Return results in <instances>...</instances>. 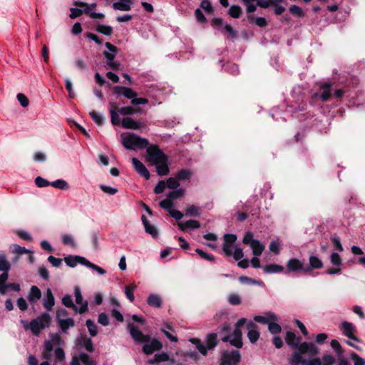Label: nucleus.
I'll return each mask as SVG.
<instances>
[{"mask_svg": "<svg viewBox=\"0 0 365 365\" xmlns=\"http://www.w3.org/2000/svg\"><path fill=\"white\" fill-rule=\"evenodd\" d=\"M136 112V110L131 106H124L120 108L119 113L122 115H133Z\"/></svg>", "mask_w": 365, "mask_h": 365, "instance_id": "nucleus-60", "label": "nucleus"}, {"mask_svg": "<svg viewBox=\"0 0 365 365\" xmlns=\"http://www.w3.org/2000/svg\"><path fill=\"white\" fill-rule=\"evenodd\" d=\"M73 4L76 6V8L81 9L84 14H90L88 4L87 3L80 1H73Z\"/></svg>", "mask_w": 365, "mask_h": 365, "instance_id": "nucleus-50", "label": "nucleus"}, {"mask_svg": "<svg viewBox=\"0 0 365 365\" xmlns=\"http://www.w3.org/2000/svg\"><path fill=\"white\" fill-rule=\"evenodd\" d=\"M123 128L125 129H132V130H138L140 129L143 123L140 121H136L133 120L132 118L125 117L123 118L121 122Z\"/></svg>", "mask_w": 365, "mask_h": 365, "instance_id": "nucleus-21", "label": "nucleus"}, {"mask_svg": "<svg viewBox=\"0 0 365 365\" xmlns=\"http://www.w3.org/2000/svg\"><path fill=\"white\" fill-rule=\"evenodd\" d=\"M62 242L66 245L75 246L74 239L71 235H63L61 237Z\"/></svg>", "mask_w": 365, "mask_h": 365, "instance_id": "nucleus-62", "label": "nucleus"}, {"mask_svg": "<svg viewBox=\"0 0 365 365\" xmlns=\"http://www.w3.org/2000/svg\"><path fill=\"white\" fill-rule=\"evenodd\" d=\"M86 324L90 335L91 336H96L98 334V327L96 324L91 319H87Z\"/></svg>", "mask_w": 365, "mask_h": 365, "instance_id": "nucleus-41", "label": "nucleus"}, {"mask_svg": "<svg viewBox=\"0 0 365 365\" xmlns=\"http://www.w3.org/2000/svg\"><path fill=\"white\" fill-rule=\"evenodd\" d=\"M90 115L92 118V120L98 125H101L103 123V116L96 112V111H92L90 113Z\"/></svg>", "mask_w": 365, "mask_h": 365, "instance_id": "nucleus-52", "label": "nucleus"}, {"mask_svg": "<svg viewBox=\"0 0 365 365\" xmlns=\"http://www.w3.org/2000/svg\"><path fill=\"white\" fill-rule=\"evenodd\" d=\"M247 328L248 330L247 337L250 341L252 344L255 343L259 337V333L257 330V325L253 322L250 321L247 324Z\"/></svg>", "mask_w": 365, "mask_h": 365, "instance_id": "nucleus-16", "label": "nucleus"}, {"mask_svg": "<svg viewBox=\"0 0 365 365\" xmlns=\"http://www.w3.org/2000/svg\"><path fill=\"white\" fill-rule=\"evenodd\" d=\"M79 359L84 365H95L93 360L86 353H81Z\"/></svg>", "mask_w": 365, "mask_h": 365, "instance_id": "nucleus-48", "label": "nucleus"}, {"mask_svg": "<svg viewBox=\"0 0 365 365\" xmlns=\"http://www.w3.org/2000/svg\"><path fill=\"white\" fill-rule=\"evenodd\" d=\"M135 289V285H134V284L128 285V286L125 287V296L131 302H134V299H135V297L133 294V291Z\"/></svg>", "mask_w": 365, "mask_h": 365, "instance_id": "nucleus-46", "label": "nucleus"}, {"mask_svg": "<svg viewBox=\"0 0 365 365\" xmlns=\"http://www.w3.org/2000/svg\"><path fill=\"white\" fill-rule=\"evenodd\" d=\"M141 220H142V222L144 225V227H145V232L150 235L153 238H156L158 237V229L156 228V227L153 225H152L149 221L147 219V217L143 215L141 216Z\"/></svg>", "mask_w": 365, "mask_h": 365, "instance_id": "nucleus-20", "label": "nucleus"}, {"mask_svg": "<svg viewBox=\"0 0 365 365\" xmlns=\"http://www.w3.org/2000/svg\"><path fill=\"white\" fill-rule=\"evenodd\" d=\"M253 233L247 232L243 237V243L249 245L252 250V253L255 256H259L264 250V246L257 240L254 239Z\"/></svg>", "mask_w": 365, "mask_h": 365, "instance_id": "nucleus-8", "label": "nucleus"}, {"mask_svg": "<svg viewBox=\"0 0 365 365\" xmlns=\"http://www.w3.org/2000/svg\"><path fill=\"white\" fill-rule=\"evenodd\" d=\"M105 46L108 51H104L103 54L106 58L108 67L113 70L118 71L120 68V63L118 61H114L118 53L117 47L109 42H106Z\"/></svg>", "mask_w": 365, "mask_h": 365, "instance_id": "nucleus-6", "label": "nucleus"}, {"mask_svg": "<svg viewBox=\"0 0 365 365\" xmlns=\"http://www.w3.org/2000/svg\"><path fill=\"white\" fill-rule=\"evenodd\" d=\"M263 271L267 274L280 273L284 271L283 266L274 263L269 264L263 267Z\"/></svg>", "mask_w": 365, "mask_h": 365, "instance_id": "nucleus-28", "label": "nucleus"}, {"mask_svg": "<svg viewBox=\"0 0 365 365\" xmlns=\"http://www.w3.org/2000/svg\"><path fill=\"white\" fill-rule=\"evenodd\" d=\"M221 32L229 34V35L232 38H235L237 36V32L234 30V29L232 27V26L228 24H225Z\"/></svg>", "mask_w": 365, "mask_h": 365, "instance_id": "nucleus-63", "label": "nucleus"}, {"mask_svg": "<svg viewBox=\"0 0 365 365\" xmlns=\"http://www.w3.org/2000/svg\"><path fill=\"white\" fill-rule=\"evenodd\" d=\"M129 332L133 340L137 343L147 342L150 340V336L143 334L139 328L131 323L128 324Z\"/></svg>", "mask_w": 365, "mask_h": 365, "instance_id": "nucleus-9", "label": "nucleus"}, {"mask_svg": "<svg viewBox=\"0 0 365 365\" xmlns=\"http://www.w3.org/2000/svg\"><path fill=\"white\" fill-rule=\"evenodd\" d=\"M11 269V264L7 260L4 254H0V271L9 272Z\"/></svg>", "mask_w": 365, "mask_h": 365, "instance_id": "nucleus-37", "label": "nucleus"}, {"mask_svg": "<svg viewBox=\"0 0 365 365\" xmlns=\"http://www.w3.org/2000/svg\"><path fill=\"white\" fill-rule=\"evenodd\" d=\"M301 338L296 336L295 334L292 331H287L285 336L286 343L294 349H298L300 346Z\"/></svg>", "mask_w": 365, "mask_h": 365, "instance_id": "nucleus-22", "label": "nucleus"}, {"mask_svg": "<svg viewBox=\"0 0 365 365\" xmlns=\"http://www.w3.org/2000/svg\"><path fill=\"white\" fill-rule=\"evenodd\" d=\"M309 353L312 356L318 354L319 349L312 342H302L299 347V351H294L289 359L291 365H322L319 358H313L307 360L303 358L302 354Z\"/></svg>", "mask_w": 365, "mask_h": 365, "instance_id": "nucleus-1", "label": "nucleus"}, {"mask_svg": "<svg viewBox=\"0 0 365 365\" xmlns=\"http://www.w3.org/2000/svg\"><path fill=\"white\" fill-rule=\"evenodd\" d=\"M332 84L331 83H324L321 86L322 92L319 95L320 99L323 102H327L331 97V88Z\"/></svg>", "mask_w": 365, "mask_h": 365, "instance_id": "nucleus-26", "label": "nucleus"}, {"mask_svg": "<svg viewBox=\"0 0 365 365\" xmlns=\"http://www.w3.org/2000/svg\"><path fill=\"white\" fill-rule=\"evenodd\" d=\"M191 341L196 344L197 350L203 355H206L207 350L212 349L217 344V334L215 333L209 334L206 337L205 344L201 343L197 339H192Z\"/></svg>", "mask_w": 365, "mask_h": 365, "instance_id": "nucleus-7", "label": "nucleus"}, {"mask_svg": "<svg viewBox=\"0 0 365 365\" xmlns=\"http://www.w3.org/2000/svg\"><path fill=\"white\" fill-rule=\"evenodd\" d=\"M54 356L57 361H63L65 360V353L62 348L57 347L54 351Z\"/></svg>", "mask_w": 365, "mask_h": 365, "instance_id": "nucleus-58", "label": "nucleus"}, {"mask_svg": "<svg viewBox=\"0 0 365 365\" xmlns=\"http://www.w3.org/2000/svg\"><path fill=\"white\" fill-rule=\"evenodd\" d=\"M53 344L50 340H46L44 344V351H43V357L46 360H51L53 356Z\"/></svg>", "mask_w": 365, "mask_h": 365, "instance_id": "nucleus-30", "label": "nucleus"}, {"mask_svg": "<svg viewBox=\"0 0 365 365\" xmlns=\"http://www.w3.org/2000/svg\"><path fill=\"white\" fill-rule=\"evenodd\" d=\"M274 6V12L276 15H281L285 11L286 0H272Z\"/></svg>", "mask_w": 365, "mask_h": 365, "instance_id": "nucleus-27", "label": "nucleus"}, {"mask_svg": "<svg viewBox=\"0 0 365 365\" xmlns=\"http://www.w3.org/2000/svg\"><path fill=\"white\" fill-rule=\"evenodd\" d=\"M123 96L128 99L133 101L135 97H137V93L129 87H123Z\"/></svg>", "mask_w": 365, "mask_h": 365, "instance_id": "nucleus-49", "label": "nucleus"}, {"mask_svg": "<svg viewBox=\"0 0 365 365\" xmlns=\"http://www.w3.org/2000/svg\"><path fill=\"white\" fill-rule=\"evenodd\" d=\"M55 304V299L52 291L50 288L46 289V296L43 299V307L48 311L50 312L53 309V307Z\"/></svg>", "mask_w": 365, "mask_h": 365, "instance_id": "nucleus-18", "label": "nucleus"}, {"mask_svg": "<svg viewBox=\"0 0 365 365\" xmlns=\"http://www.w3.org/2000/svg\"><path fill=\"white\" fill-rule=\"evenodd\" d=\"M86 262V267L97 272L98 274L103 275L106 272L104 269L101 268V267H99L93 263H91L88 260H87Z\"/></svg>", "mask_w": 365, "mask_h": 365, "instance_id": "nucleus-51", "label": "nucleus"}, {"mask_svg": "<svg viewBox=\"0 0 365 365\" xmlns=\"http://www.w3.org/2000/svg\"><path fill=\"white\" fill-rule=\"evenodd\" d=\"M192 173L189 169H181L178 170L175 175L178 181H187L190 180Z\"/></svg>", "mask_w": 365, "mask_h": 365, "instance_id": "nucleus-32", "label": "nucleus"}, {"mask_svg": "<svg viewBox=\"0 0 365 365\" xmlns=\"http://www.w3.org/2000/svg\"><path fill=\"white\" fill-rule=\"evenodd\" d=\"M11 252L14 254L16 255H24V254H29V260L31 263L34 262V256H33V252L30 250H28L24 247H21L19 245L14 244L11 246Z\"/></svg>", "mask_w": 365, "mask_h": 365, "instance_id": "nucleus-23", "label": "nucleus"}, {"mask_svg": "<svg viewBox=\"0 0 365 365\" xmlns=\"http://www.w3.org/2000/svg\"><path fill=\"white\" fill-rule=\"evenodd\" d=\"M309 264L312 269H319L323 266L322 261L317 256H310Z\"/></svg>", "mask_w": 365, "mask_h": 365, "instance_id": "nucleus-42", "label": "nucleus"}, {"mask_svg": "<svg viewBox=\"0 0 365 365\" xmlns=\"http://www.w3.org/2000/svg\"><path fill=\"white\" fill-rule=\"evenodd\" d=\"M35 184L38 187H45L51 185V182L42 177H37L35 179Z\"/></svg>", "mask_w": 365, "mask_h": 365, "instance_id": "nucleus-59", "label": "nucleus"}, {"mask_svg": "<svg viewBox=\"0 0 365 365\" xmlns=\"http://www.w3.org/2000/svg\"><path fill=\"white\" fill-rule=\"evenodd\" d=\"M51 316L48 313H43L38 317L33 319L28 324L26 322L21 321L26 329H30L35 336H38L41 331L49 327L51 324Z\"/></svg>", "mask_w": 365, "mask_h": 365, "instance_id": "nucleus-3", "label": "nucleus"}, {"mask_svg": "<svg viewBox=\"0 0 365 365\" xmlns=\"http://www.w3.org/2000/svg\"><path fill=\"white\" fill-rule=\"evenodd\" d=\"M200 7L208 14H212L213 11L212 6L208 0H202L200 4Z\"/></svg>", "mask_w": 365, "mask_h": 365, "instance_id": "nucleus-61", "label": "nucleus"}, {"mask_svg": "<svg viewBox=\"0 0 365 365\" xmlns=\"http://www.w3.org/2000/svg\"><path fill=\"white\" fill-rule=\"evenodd\" d=\"M201 214V209L195 205H188L185 209V215L189 217H198Z\"/></svg>", "mask_w": 365, "mask_h": 365, "instance_id": "nucleus-33", "label": "nucleus"}, {"mask_svg": "<svg viewBox=\"0 0 365 365\" xmlns=\"http://www.w3.org/2000/svg\"><path fill=\"white\" fill-rule=\"evenodd\" d=\"M178 226L182 231H187L191 229H198L200 227V224L197 220H189L184 222H178Z\"/></svg>", "mask_w": 365, "mask_h": 365, "instance_id": "nucleus-24", "label": "nucleus"}, {"mask_svg": "<svg viewBox=\"0 0 365 365\" xmlns=\"http://www.w3.org/2000/svg\"><path fill=\"white\" fill-rule=\"evenodd\" d=\"M351 359L354 360V365H365L364 359L356 353L351 354Z\"/></svg>", "mask_w": 365, "mask_h": 365, "instance_id": "nucleus-64", "label": "nucleus"}, {"mask_svg": "<svg viewBox=\"0 0 365 365\" xmlns=\"http://www.w3.org/2000/svg\"><path fill=\"white\" fill-rule=\"evenodd\" d=\"M174 190L171 191L169 192L168 197L170 199V200H176V199H179L182 197H183L184 194H185V190L184 189L182 188H176V189H173Z\"/></svg>", "mask_w": 365, "mask_h": 365, "instance_id": "nucleus-40", "label": "nucleus"}, {"mask_svg": "<svg viewBox=\"0 0 365 365\" xmlns=\"http://www.w3.org/2000/svg\"><path fill=\"white\" fill-rule=\"evenodd\" d=\"M195 252L198 254L202 258L205 259V260L213 262L215 260V257L212 255H210L201 249L197 248L195 250Z\"/></svg>", "mask_w": 365, "mask_h": 365, "instance_id": "nucleus-55", "label": "nucleus"}, {"mask_svg": "<svg viewBox=\"0 0 365 365\" xmlns=\"http://www.w3.org/2000/svg\"><path fill=\"white\" fill-rule=\"evenodd\" d=\"M340 330L349 339L359 341V339L354 334L356 331V328L353 324L344 321L341 324Z\"/></svg>", "mask_w": 365, "mask_h": 365, "instance_id": "nucleus-11", "label": "nucleus"}, {"mask_svg": "<svg viewBox=\"0 0 365 365\" xmlns=\"http://www.w3.org/2000/svg\"><path fill=\"white\" fill-rule=\"evenodd\" d=\"M242 8L238 5H232L230 7L228 14L230 16L235 19H238L242 14Z\"/></svg>", "mask_w": 365, "mask_h": 365, "instance_id": "nucleus-39", "label": "nucleus"}, {"mask_svg": "<svg viewBox=\"0 0 365 365\" xmlns=\"http://www.w3.org/2000/svg\"><path fill=\"white\" fill-rule=\"evenodd\" d=\"M166 187L170 189H176L180 186V182L176 178H169L165 182Z\"/></svg>", "mask_w": 365, "mask_h": 365, "instance_id": "nucleus-47", "label": "nucleus"}, {"mask_svg": "<svg viewBox=\"0 0 365 365\" xmlns=\"http://www.w3.org/2000/svg\"><path fill=\"white\" fill-rule=\"evenodd\" d=\"M62 304L67 308H71L75 312H77L78 307L74 304L71 295L66 294L62 298Z\"/></svg>", "mask_w": 365, "mask_h": 365, "instance_id": "nucleus-34", "label": "nucleus"}, {"mask_svg": "<svg viewBox=\"0 0 365 365\" xmlns=\"http://www.w3.org/2000/svg\"><path fill=\"white\" fill-rule=\"evenodd\" d=\"M88 259L83 257L80 256H68L64 258L65 263L70 267H74L78 264L86 266Z\"/></svg>", "mask_w": 365, "mask_h": 365, "instance_id": "nucleus-19", "label": "nucleus"}, {"mask_svg": "<svg viewBox=\"0 0 365 365\" xmlns=\"http://www.w3.org/2000/svg\"><path fill=\"white\" fill-rule=\"evenodd\" d=\"M51 185L55 188L62 190H66L69 188L68 183L66 180L61 179H58L51 182Z\"/></svg>", "mask_w": 365, "mask_h": 365, "instance_id": "nucleus-35", "label": "nucleus"}, {"mask_svg": "<svg viewBox=\"0 0 365 365\" xmlns=\"http://www.w3.org/2000/svg\"><path fill=\"white\" fill-rule=\"evenodd\" d=\"M241 359V355L237 350L225 351L222 354V363L225 365H236Z\"/></svg>", "mask_w": 365, "mask_h": 365, "instance_id": "nucleus-10", "label": "nucleus"}, {"mask_svg": "<svg viewBox=\"0 0 365 365\" xmlns=\"http://www.w3.org/2000/svg\"><path fill=\"white\" fill-rule=\"evenodd\" d=\"M275 317H276L274 314H270L269 315V317L257 315L254 317V320L258 323L265 324H268L270 319H275Z\"/></svg>", "mask_w": 365, "mask_h": 365, "instance_id": "nucleus-43", "label": "nucleus"}, {"mask_svg": "<svg viewBox=\"0 0 365 365\" xmlns=\"http://www.w3.org/2000/svg\"><path fill=\"white\" fill-rule=\"evenodd\" d=\"M173 331L171 326L166 324L164 328L161 329V331L165 335V336L173 342H177L178 339L176 336L173 335L169 331Z\"/></svg>", "mask_w": 365, "mask_h": 365, "instance_id": "nucleus-36", "label": "nucleus"}, {"mask_svg": "<svg viewBox=\"0 0 365 365\" xmlns=\"http://www.w3.org/2000/svg\"><path fill=\"white\" fill-rule=\"evenodd\" d=\"M135 0H118L113 2L112 8L116 11H128L131 10Z\"/></svg>", "mask_w": 365, "mask_h": 365, "instance_id": "nucleus-14", "label": "nucleus"}, {"mask_svg": "<svg viewBox=\"0 0 365 365\" xmlns=\"http://www.w3.org/2000/svg\"><path fill=\"white\" fill-rule=\"evenodd\" d=\"M122 144L128 150H135L136 148H148L149 147V143L146 138L130 133L122 135Z\"/></svg>", "mask_w": 365, "mask_h": 365, "instance_id": "nucleus-4", "label": "nucleus"}, {"mask_svg": "<svg viewBox=\"0 0 365 365\" xmlns=\"http://www.w3.org/2000/svg\"><path fill=\"white\" fill-rule=\"evenodd\" d=\"M246 322L247 319L245 318L240 319L235 324V328L233 332L231 334L225 336L222 340L224 341H230L231 345L237 348H241L242 346V333L240 329V327L243 326Z\"/></svg>", "mask_w": 365, "mask_h": 365, "instance_id": "nucleus-5", "label": "nucleus"}, {"mask_svg": "<svg viewBox=\"0 0 365 365\" xmlns=\"http://www.w3.org/2000/svg\"><path fill=\"white\" fill-rule=\"evenodd\" d=\"M74 296L76 304L80 305V307H78L77 312L80 314L86 313L88 311V302L83 301L81 291L78 287H74Z\"/></svg>", "mask_w": 365, "mask_h": 365, "instance_id": "nucleus-12", "label": "nucleus"}, {"mask_svg": "<svg viewBox=\"0 0 365 365\" xmlns=\"http://www.w3.org/2000/svg\"><path fill=\"white\" fill-rule=\"evenodd\" d=\"M160 206L163 209L167 210L168 213L170 212V210H173L172 207H173V200H170L168 197L166 199L163 200L160 202Z\"/></svg>", "mask_w": 365, "mask_h": 365, "instance_id": "nucleus-45", "label": "nucleus"}, {"mask_svg": "<svg viewBox=\"0 0 365 365\" xmlns=\"http://www.w3.org/2000/svg\"><path fill=\"white\" fill-rule=\"evenodd\" d=\"M330 345L338 356H341L344 354V350L336 339H332Z\"/></svg>", "mask_w": 365, "mask_h": 365, "instance_id": "nucleus-44", "label": "nucleus"}, {"mask_svg": "<svg viewBox=\"0 0 365 365\" xmlns=\"http://www.w3.org/2000/svg\"><path fill=\"white\" fill-rule=\"evenodd\" d=\"M147 153L153 164L155 165L156 171L160 176L169 173L168 157L156 145H151L147 149Z\"/></svg>", "mask_w": 365, "mask_h": 365, "instance_id": "nucleus-2", "label": "nucleus"}, {"mask_svg": "<svg viewBox=\"0 0 365 365\" xmlns=\"http://www.w3.org/2000/svg\"><path fill=\"white\" fill-rule=\"evenodd\" d=\"M147 303L149 306L160 308L162 307V299L160 295L156 294H150L147 299Z\"/></svg>", "mask_w": 365, "mask_h": 365, "instance_id": "nucleus-29", "label": "nucleus"}, {"mask_svg": "<svg viewBox=\"0 0 365 365\" xmlns=\"http://www.w3.org/2000/svg\"><path fill=\"white\" fill-rule=\"evenodd\" d=\"M268 329H269V331L273 334H279L282 331V328H281L280 325L275 322L269 323Z\"/></svg>", "mask_w": 365, "mask_h": 365, "instance_id": "nucleus-56", "label": "nucleus"}, {"mask_svg": "<svg viewBox=\"0 0 365 365\" xmlns=\"http://www.w3.org/2000/svg\"><path fill=\"white\" fill-rule=\"evenodd\" d=\"M41 297V292L40 289L35 285H33L28 294V300L31 304H34L38 302Z\"/></svg>", "mask_w": 365, "mask_h": 365, "instance_id": "nucleus-25", "label": "nucleus"}, {"mask_svg": "<svg viewBox=\"0 0 365 365\" xmlns=\"http://www.w3.org/2000/svg\"><path fill=\"white\" fill-rule=\"evenodd\" d=\"M8 277V272H3V273L0 274V292L1 293H4L5 291V283L7 281Z\"/></svg>", "mask_w": 365, "mask_h": 365, "instance_id": "nucleus-57", "label": "nucleus"}, {"mask_svg": "<svg viewBox=\"0 0 365 365\" xmlns=\"http://www.w3.org/2000/svg\"><path fill=\"white\" fill-rule=\"evenodd\" d=\"M228 302L231 305H239L241 303V298L237 294H232L228 296Z\"/></svg>", "mask_w": 365, "mask_h": 365, "instance_id": "nucleus-53", "label": "nucleus"}, {"mask_svg": "<svg viewBox=\"0 0 365 365\" xmlns=\"http://www.w3.org/2000/svg\"><path fill=\"white\" fill-rule=\"evenodd\" d=\"M211 25L220 31L225 26L223 19L221 18H213L211 21Z\"/></svg>", "mask_w": 365, "mask_h": 365, "instance_id": "nucleus-54", "label": "nucleus"}, {"mask_svg": "<svg viewBox=\"0 0 365 365\" xmlns=\"http://www.w3.org/2000/svg\"><path fill=\"white\" fill-rule=\"evenodd\" d=\"M133 165L139 175L143 176L146 180L150 178V173L146 167L138 158H132Z\"/></svg>", "mask_w": 365, "mask_h": 365, "instance_id": "nucleus-17", "label": "nucleus"}, {"mask_svg": "<svg viewBox=\"0 0 365 365\" xmlns=\"http://www.w3.org/2000/svg\"><path fill=\"white\" fill-rule=\"evenodd\" d=\"M143 346V351L146 355L152 354L155 351H158L162 349V344L156 339L149 340L147 342H144Z\"/></svg>", "mask_w": 365, "mask_h": 365, "instance_id": "nucleus-13", "label": "nucleus"}, {"mask_svg": "<svg viewBox=\"0 0 365 365\" xmlns=\"http://www.w3.org/2000/svg\"><path fill=\"white\" fill-rule=\"evenodd\" d=\"M96 31L106 36H110L113 34V28L110 26L98 24Z\"/></svg>", "mask_w": 365, "mask_h": 365, "instance_id": "nucleus-38", "label": "nucleus"}, {"mask_svg": "<svg viewBox=\"0 0 365 365\" xmlns=\"http://www.w3.org/2000/svg\"><path fill=\"white\" fill-rule=\"evenodd\" d=\"M58 326L60 327L62 332L65 333L70 327L75 326V322L73 318H67L65 319L58 321Z\"/></svg>", "mask_w": 365, "mask_h": 365, "instance_id": "nucleus-31", "label": "nucleus"}, {"mask_svg": "<svg viewBox=\"0 0 365 365\" xmlns=\"http://www.w3.org/2000/svg\"><path fill=\"white\" fill-rule=\"evenodd\" d=\"M286 267H287V271L285 272V273H287V272H299L305 271V269H304V267H303V263L299 259H298L297 258L290 259L287 262Z\"/></svg>", "mask_w": 365, "mask_h": 365, "instance_id": "nucleus-15", "label": "nucleus"}]
</instances>
